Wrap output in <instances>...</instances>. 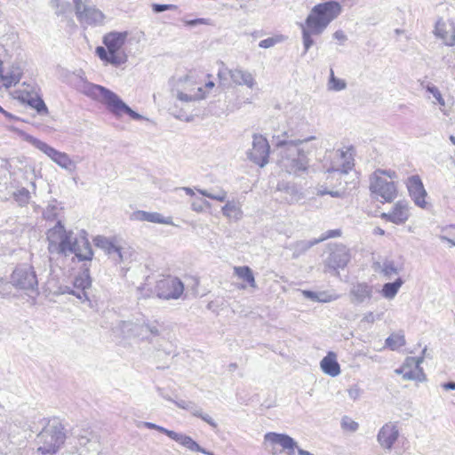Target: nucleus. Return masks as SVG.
Segmentation results:
<instances>
[{"mask_svg": "<svg viewBox=\"0 0 455 455\" xmlns=\"http://www.w3.org/2000/svg\"><path fill=\"white\" fill-rule=\"evenodd\" d=\"M315 139V136H310L303 140H294L289 131L274 135L273 144L281 171L295 177L307 173L310 162L308 156L315 149L309 142Z\"/></svg>", "mask_w": 455, "mask_h": 455, "instance_id": "f257e3e1", "label": "nucleus"}, {"mask_svg": "<svg viewBox=\"0 0 455 455\" xmlns=\"http://www.w3.org/2000/svg\"><path fill=\"white\" fill-rule=\"evenodd\" d=\"M48 250L51 253L75 254L79 260H92L93 251L87 238L86 232L77 234L67 231L60 221L50 228L47 233Z\"/></svg>", "mask_w": 455, "mask_h": 455, "instance_id": "f03ea898", "label": "nucleus"}, {"mask_svg": "<svg viewBox=\"0 0 455 455\" xmlns=\"http://www.w3.org/2000/svg\"><path fill=\"white\" fill-rule=\"evenodd\" d=\"M342 12V7L336 1H327L315 5L301 24L304 53L314 44L312 36L321 35L329 24Z\"/></svg>", "mask_w": 455, "mask_h": 455, "instance_id": "7ed1b4c3", "label": "nucleus"}, {"mask_svg": "<svg viewBox=\"0 0 455 455\" xmlns=\"http://www.w3.org/2000/svg\"><path fill=\"white\" fill-rule=\"evenodd\" d=\"M79 90L88 97L106 105L108 109L116 116L127 114L134 120L143 119L141 115L133 111L116 93L104 86L81 81Z\"/></svg>", "mask_w": 455, "mask_h": 455, "instance_id": "20e7f679", "label": "nucleus"}, {"mask_svg": "<svg viewBox=\"0 0 455 455\" xmlns=\"http://www.w3.org/2000/svg\"><path fill=\"white\" fill-rule=\"evenodd\" d=\"M127 32H110L104 36L103 44L106 46H98L96 54L98 57L107 63L115 67L124 64L128 56L123 49L127 39Z\"/></svg>", "mask_w": 455, "mask_h": 455, "instance_id": "39448f33", "label": "nucleus"}, {"mask_svg": "<svg viewBox=\"0 0 455 455\" xmlns=\"http://www.w3.org/2000/svg\"><path fill=\"white\" fill-rule=\"evenodd\" d=\"M398 178L393 170H376L370 177V190L385 202H392L397 196L395 180Z\"/></svg>", "mask_w": 455, "mask_h": 455, "instance_id": "423d86ee", "label": "nucleus"}, {"mask_svg": "<svg viewBox=\"0 0 455 455\" xmlns=\"http://www.w3.org/2000/svg\"><path fill=\"white\" fill-rule=\"evenodd\" d=\"M64 440L65 433L61 424L50 422L37 435V452L41 455H53L64 443Z\"/></svg>", "mask_w": 455, "mask_h": 455, "instance_id": "0eeeda50", "label": "nucleus"}, {"mask_svg": "<svg viewBox=\"0 0 455 455\" xmlns=\"http://www.w3.org/2000/svg\"><path fill=\"white\" fill-rule=\"evenodd\" d=\"M30 142L41 152L45 154L54 164L60 168L65 170L68 173H75L77 170V163L65 152L59 151L44 141L37 139H31Z\"/></svg>", "mask_w": 455, "mask_h": 455, "instance_id": "6e6552de", "label": "nucleus"}, {"mask_svg": "<svg viewBox=\"0 0 455 455\" xmlns=\"http://www.w3.org/2000/svg\"><path fill=\"white\" fill-rule=\"evenodd\" d=\"M124 335L129 338H138L149 342L159 336L160 331L156 325H151L144 321H124L120 325Z\"/></svg>", "mask_w": 455, "mask_h": 455, "instance_id": "1a4fd4ad", "label": "nucleus"}, {"mask_svg": "<svg viewBox=\"0 0 455 455\" xmlns=\"http://www.w3.org/2000/svg\"><path fill=\"white\" fill-rule=\"evenodd\" d=\"M11 283L20 289L35 290L37 286V279L33 267L28 264L16 267L11 275Z\"/></svg>", "mask_w": 455, "mask_h": 455, "instance_id": "9d476101", "label": "nucleus"}, {"mask_svg": "<svg viewBox=\"0 0 455 455\" xmlns=\"http://www.w3.org/2000/svg\"><path fill=\"white\" fill-rule=\"evenodd\" d=\"M203 91V87H195L188 78H185L172 89V95L181 102H191L204 99L205 93Z\"/></svg>", "mask_w": 455, "mask_h": 455, "instance_id": "9b49d317", "label": "nucleus"}, {"mask_svg": "<svg viewBox=\"0 0 455 455\" xmlns=\"http://www.w3.org/2000/svg\"><path fill=\"white\" fill-rule=\"evenodd\" d=\"M228 76L234 84L239 86H246L252 90L257 85V81L252 73L242 68H235L232 69L223 68L219 71L218 76L220 80H225Z\"/></svg>", "mask_w": 455, "mask_h": 455, "instance_id": "f8f14e48", "label": "nucleus"}, {"mask_svg": "<svg viewBox=\"0 0 455 455\" xmlns=\"http://www.w3.org/2000/svg\"><path fill=\"white\" fill-rule=\"evenodd\" d=\"M74 450L72 455H99L100 443L96 435L92 433L77 435L73 438Z\"/></svg>", "mask_w": 455, "mask_h": 455, "instance_id": "ddd939ff", "label": "nucleus"}, {"mask_svg": "<svg viewBox=\"0 0 455 455\" xmlns=\"http://www.w3.org/2000/svg\"><path fill=\"white\" fill-rule=\"evenodd\" d=\"M423 363V357H407L403 366L396 369L395 372L402 375L405 380H414L423 382L426 380V375L420 364Z\"/></svg>", "mask_w": 455, "mask_h": 455, "instance_id": "4468645a", "label": "nucleus"}, {"mask_svg": "<svg viewBox=\"0 0 455 455\" xmlns=\"http://www.w3.org/2000/svg\"><path fill=\"white\" fill-rule=\"evenodd\" d=\"M269 148V144L264 136L254 134L252 148L249 151L248 156L253 163L263 167L268 162Z\"/></svg>", "mask_w": 455, "mask_h": 455, "instance_id": "2eb2a0df", "label": "nucleus"}, {"mask_svg": "<svg viewBox=\"0 0 455 455\" xmlns=\"http://www.w3.org/2000/svg\"><path fill=\"white\" fill-rule=\"evenodd\" d=\"M265 443L271 445V453L276 455L278 451L275 450V445H280L283 451H286L287 455H294L295 450L299 449L297 442L291 436L284 434L267 433L264 436Z\"/></svg>", "mask_w": 455, "mask_h": 455, "instance_id": "dca6fc26", "label": "nucleus"}, {"mask_svg": "<svg viewBox=\"0 0 455 455\" xmlns=\"http://www.w3.org/2000/svg\"><path fill=\"white\" fill-rule=\"evenodd\" d=\"M157 295L164 299H176L184 291L181 281L176 277H168L157 283Z\"/></svg>", "mask_w": 455, "mask_h": 455, "instance_id": "f3484780", "label": "nucleus"}, {"mask_svg": "<svg viewBox=\"0 0 455 455\" xmlns=\"http://www.w3.org/2000/svg\"><path fill=\"white\" fill-rule=\"evenodd\" d=\"M433 34L446 46H454L455 20H444L443 18H439L435 24Z\"/></svg>", "mask_w": 455, "mask_h": 455, "instance_id": "a211bd4d", "label": "nucleus"}, {"mask_svg": "<svg viewBox=\"0 0 455 455\" xmlns=\"http://www.w3.org/2000/svg\"><path fill=\"white\" fill-rule=\"evenodd\" d=\"M400 435L397 422L389 421L384 424L377 435V441L385 451H390Z\"/></svg>", "mask_w": 455, "mask_h": 455, "instance_id": "6ab92c4d", "label": "nucleus"}, {"mask_svg": "<svg viewBox=\"0 0 455 455\" xmlns=\"http://www.w3.org/2000/svg\"><path fill=\"white\" fill-rule=\"evenodd\" d=\"M92 282L89 275V270L84 269L77 276H76L73 288L66 286L63 288L62 293H69L75 295L80 301L84 302L88 300L86 290L91 287Z\"/></svg>", "mask_w": 455, "mask_h": 455, "instance_id": "aec40b11", "label": "nucleus"}, {"mask_svg": "<svg viewBox=\"0 0 455 455\" xmlns=\"http://www.w3.org/2000/svg\"><path fill=\"white\" fill-rule=\"evenodd\" d=\"M406 186L409 191V195L414 204L419 208L426 209L427 206V193L419 176L413 175L409 177L406 182Z\"/></svg>", "mask_w": 455, "mask_h": 455, "instance_id": "412c9836", "label": "nucleus"}, {"mask_svg": "<svg viewBox=\"0 0 455 455\" xmlns=\"http://www.w3.org/2000/svg\"><path fill=\"white\" fill-rule=\"evenodd\" d=\"M332 166L330 171L347 173L354 166L352 150L350 148L339 149L332 153Z\"/></svg>", "mask_w": 455, "mask_h": 455, "instance_id": "4be33fe9", "label": "nucleus"}, {"mask_svg": "<svg viewBox=\"0 0 455 455\" xmlns=\"http://www.w3.org/2000/svg\"><path fill=\"white\" fill-rule=\"evenodd\" d=\"M373 296V287L367 283H355L352 285L349 297L353 304L368 303Z\"/></svg>", "mask_w": 455, "mask_h": 455, "instance_id": "5701e85b", "label": "nucleus"}, {"mask_svg": "<svg viewBox=\"0 0 455 455\" xmlns=\"http://www.w3.org/2000/svg\"><path fill=\"white\" fill-rule=\"evenodd\" d=\"M76 14L78 20L84 25H100L104 20V14L100 10L86 4L76 9Z\"/></svg>", "mask_w": 455, "mask_h": 455, "instance_id": "b1692460", "label": "nucleus"}, {"mask_svg": "<svg viewBox=\"0 0 455 455\" xmlns=\"http://www.w3.org/2000/svg\"><path fill=\"white\" fill-rule=\"evenodd\" d=\"M427 97L432 104L438 106L439 110L445 116L449 115L451 103L445 99L439 88L433 84L426 85Z\"/></svg>", "mask_w": 455, "mask_h": 455, "instance_id": "393cba45", "label": "nucleus"}, {"mask_svg": "<svg viewBox=\"0 0 455 455\" xmlns=\"http://www.w3.org/2000/svg\"><path fill=\"white\" fill-rule=\"evenodd\" d=\"M410 216L409 205L403 201L397 202L392 210L382 213L381 217L396 225L404 223Z\"/></svg>", "mask_w": 455, "mask_h": 455, "instance_id": "a878e982", "label": "nucleus"}, {"mask_svg": "<svg viewBox=\"0 0 455 455\" xmlns=\"http://www.w3.org/2000/svg\"><path fill=\"white\" fill-rule=\"evenodd\" d=\"M130 220L133 221H148L151 223L174 225L172 217H164L159 212H150L141 210L133 212L130 215Z\"/></svg>", "mask_w": 455, "mask_h": 455, "instance_id": "bb28decb", "label": "nucleus"}, {"mask_svg": "<svg viewBox=\"0 0 455 455\" xmlns=\"http://www.w3.org/2000/svg\"><path fill=\"white\" fill-rule=\"evenodd\" d=\"M373 270L382 275L386 279H392L402 271V266L393 259H385L381 261L374 262Z\"/></svg>", "mask_w": 455, "mask_h": 455, "instance_id": "cd10ccee", "label": "nucleus"}, {"mask_svg": "<svg viewBox=\"0 0 455 455\" xmlns=\"http://www.w3.org/2000/svg\"><path fill=\"white\" fill-rule=\"evenodd\" d=\"M22 74V65L13 62L5 74L0 75V84L6 88L14 86L20 81Z\"/></svg>", "mask_w": 455, "mask_h": 455, "instance_id": "c85d7f7f", "label": "nucleus"}, {"mask_svg": "<svg viewBox=\"0 0 455 455\" xmlns=\"http://www.w3.org/2000/svg\"><path fill=\"white\" fill-rule=\"evenodd\" d=\"M349 260L348 250L345 246H338L330 254L328 265L333 269L344 268Z\"/></svg>", "mask_w": 455, "mask_h": 455, "instance_id": "c756f323", "label": "nucleus"}, {"mask_svg": "<svg viewBox=\"0 0 455 455\" xmlns=\"http://www.w3.org/2000/svg\"><path fill=\"white\" fill-rule=\"evenodd\" d=\"M223 216L230 221H239L243 216L242 204L240 201L232 199L227 200L221 207Z\"/></svg>", "mask_w": 455, "mask_h": 455, "instance_id": "7c9ffc66", "label": "nucleus"}, {"mask_svg": "<svg viewBox=\"0 0 455 455\" xmlns=\"http://www.w3.org/2000/svg\"><path fill=\"white\" fill-rule=\"evenodd\" d=\"M169 437L191 451L202 452L207 455H213L212 452L207 451L206 450L202 448L196 441H194L190 436L187 435H184L182 433H177L172 430Z\"/></svg>", "mask_w": 455, "mask_h": 455, "instance_id": "2f4dec72", "label": "nucleus"}, {"mask_svg": "<svg viewBox=\"0 0 455 455\" xmlns=\"http://www.w3.org/2000/svg\"><path fill=\"white\" fill-rule=\"evenodd\" d=\"M320 366L322 371L331 377H336L340 373V366L334 352H329L327 355L321 360Z\"/></svg>", "mask_w": 455, "mask_h": 455, "instance_id": "473e14b6", "label": "nucleus"}, {"mask_svg": "<svg viewBox=\"0 0 455 455\" xmlns=\"http://www.w3.org/2000/svg\"><path fill=\"white\" fill-rule=\"evenodd\" d=\"M403 284L402 278H396L393 283H387L381 290L382 296L387 299H393Z\"/></svg>", "mask_w": 455, "mask_h": 455, "instance_id": "72a5a7b5", "label": "nucleus"}, {"mask_svg": "<svg viewBox=\"0 0 455 455\" xmlns=\"http://www.w3.org/2000/svg\"><path fill=\"white\" fill-rule=\"evenodd\" d=\"M234 273L237 277L245 281L251 288H257L253 272L249 267H235Z\"/></svg>", "mask_w": 455, "mask_h": 455, "instance_id": "f704fd0d", "label": "nucleus"}, {"mask_svg": "<svg viewBox=\"0 0 455 455\" xmlns=\"http://www.w3.org/2000/svg\"><path fill=\"white\" fill-rule=\"evenodd\" d=\"M197 191L202 196L212 200H216L218 202L224 203L228 200V192L222 188H219L216 190L197 189Z\"/></svg>", "mask_w": 455, "mask_h": 455, "instance_id": "c9c22d12", "label": "nucleus"}, {"mask_svg": "<svg viewBox=\"0 0 455 455\" xmlns=\"http://www.w3.org/2000/svg\"><path fill=\"white\" fill-rule=\"evenodd\" d=\"M280 190H283V188H279ZM284 193L287 195L286 200L290 204H294L299 202L303 198V194L300 192V190L293 186V185H287L283 188Z\"/></svg>", "mask_w": 455, "mask_h": 455, "instance_id": "e433bc0d", "label": "nucleus"}, {"mask_svg": "<svg viewBox=\"0 0 455 455\" xmlns=\"http://www.w3.org/2000/svg\"><path fill=\"white\" fill-rule=\"evenodd\" d=\"M439 239L449 243L451 246H455V225L442 227Z\"/></svg>", "mask_w": 455, "mask_h": 455, "instance_id": "4c0bfd02", "label": "nucleus"}, {"mask_svg": "<svg viewBox=\"0 0 455 455\" xmlns=\"http://www.w3.org/2000/svg\"><path fill=\"white\" fill-rule=\"evenodd\" d=\"M109 257L116 262L121 263L128 259L129 251L128 248L124 247L122 244H118L113 251Z\"/></svg>", "mask_w": 455, "mask_h": 455, "instance_id": "58836bf2", "label": "nucleus"}, {"mask_svg": "<svg viewBox=\"0 0 455 455\" xmlns=\"http://www.w3.org/2000/svg\"><path fill=\"white\" fill-rule=\"evenodd\" d=\"M109 257L116 262L121 263L128 259L129 251L128 248L124 247L122 244H118L113 251Z\"/></svg>", "mask_w": 455, "mask_h": 455, "instance_id": "ea45409f", "label": "nucleus"}, {"mask_svg": "<svg viewBox=\"0 0 455 455\" xmlns=\"http://www.w3.org/2000/svg\"><path fill=\"white\" fill-rule=\"evenodd\" d=\"M340 235L339 230H330L328 231L327 235L325 236H323L319 239H315L314 241H301L298 243V246H300L302 249L307 250L312 247L313 245L327 239L330 237H335Z\"/></svg>", "mask_w": 455, "mask_h": 455, "instance_id": "a19ab883", "label": "nucleus"}, {"mask_svg": "<svg viewBox=\"0 0 455 455\" xmlns=\"http://www.w3.org/2000/svg\"><path fill=\"white\" fill-rule=\"evenodd\" d=\"M347 87L345 80L338 78L334 76V72L331 69L330 79L328 82V90L339 92Z\"/></svg>", "mask_w": 455, "mask_h": 455, "instance_id": "79ce46f5", "label": "nucleus"}, {"mask_svg": "<svg viewBox=\"0 0 455 455\" xmlns=\"http://www.w3.org/2000/svg\"><path fill=\"white\" fill-rule=\"evenodd\" d=\"M405 344L404 336L402 334L395 333L390 335L386 339V345L390 347L392 350H395Z\"/></svg>", "mask_w": 455, "mask_h": 455, "instance_id": "37998d69", "label": "nucleus"}, {"mask_svg": "<svg viewBox=\"0 0 455 455\" xmlns=\"http://www.w3.org/2000/svg\"><path fill=\"white\" fill-rule=\"evenodd\" d=\"M288 119L291 121L299 120L304 121L306 119V110L301 106H293L288 111Z\"/></svg>", "mask_w": 455, "mask_h": 455, "instance_id": "c03bdc74", "label": "nucleus"}, {"mask_svg": "<svg viewBox=\"0 0 455 455\" xmlns=\"http://www.w3.org/2000/svg\"><path fill=\"white\" fill-rule=\"evenodd\" d=\"M28 104L33 108H35L39 115L48 114V108L46 107L44 101L41 98H39V97L31 98L28 100Z\"/></svg>", "mask_w": 455, "mask_h": 455, "instance_id": "a18cd8bd", "label": "nucleus"}, {"mask_svg": "<svg viewBox=\"0 0 455 455\" xmlns=\"http://www.w3.org/2000/svg\"><path fill=\"white\" fill-rule=\"evenodd\" d=\"M174 403L179 408L189 411L193 416H195L200 409V407L192 401L180 400L174 401Z\"/></svg>", "mask_w": 455, "mask_h": 455, "instance_id": "49530a36", "label": "nucleus"}, {"mask_svg": "<svg viewBox=\"0 0 455 455\" xmlns=\"http://www.w3.org/2000/svg\"><path fill=\"white\" fill-rule=\"evenodd\" d=\"M340 425L342 429L349 432H355L359 427L358 423L347 416L342 418Z\"/></svg>", "mask_w": 455, "mask_h": 455, "instance_id": "de8ad7c7", "label": "nucleus"}, {"mask_svg": "<svg viewBox=\"0 0 455 455\" xmlns=\"http://www.w3.org/2000/svg\"><path fill=\"white\" fill-rule=\"evenodd\" d=\"M339 298V295L327 291H318L317 302L328 303Z\"/></svg>", "mask_w": 455, "mask_h": 455, "instance_id": "09e8293b", "label": "nucleus"}, {"mask_svg": "<svg viewBox=\"0 0 455 455\" xmlns=\"http://www.w3.org/2000/svg\"><path fill=\"white\" fill-rule=\"evenodd\" d=\"M283 39V38L282 36L268 37V38L261 40L259 44V46L260 48H264V49L271 48V47L275 46L276 44L282 42Z\"/></svg>", "mask_w": 455, "mask_h": 455, "instance_id": "8fccbe9b", "label": "nucleus"}, {"mask_svg": "<svg viewBox=\"0 0 455 455\" xmlns=\"http://www.w3.org/2000/svg\"><path fill=\"white\" fill-rule=\"evenodd\" d=\"M111 241L112 240L101 235H98L93 239L95 246L104 251V252L107 251L108 246L109 247Z\"/></svg>", "mask_w": 455, "mask_h": 455, "instance_id": "3c124183", "label": "nucleus"}, {"mask_svg": "<svg viewBox=\"0 0 455 455\" xmlns=\"http://www.w3.org/2000/svg\"><path fill=\"white\" fill-rule=\"evenodd\" d=\"M111 241L112 240L101 235H98L93 239L95 246L104 251V252L107 251L108 246L109 247Z\"/></svg>", "mask_w": 455, "mask_h": 455, "instance_id": "603ef678", "label": "nucleus"}, {"mask_svg": "<svg viewBox=\"0 0 455 455\" xmlns=\"http://www.w3.org/2000/svg\"><path fill=\"white\" fill-rule=\"evenodd\" d=\"M140 426H144L145 427L148 428V429H155V430H157L161 433H164L167 436H170V434L172 432V430H169L167 428H164L161 426H158L155 423H152V422H140L138 427H140Z\"/></svg>", "mask_w": 455, "mask_h": 455, "instance_id": "864d4df0", "label": "nucleus"}, {"mask_svg": "<svg viewBox=\"0 0 455 455\" xmlns=\"http://www.w3.org/2000/svg\"><path fill=\"white\" fill-rule=\"evenodd\" d=\"M204 207H211V204L206 200H202L200 202L193 201L191 203V209L196 212H203Z\"/></svg>", "mask_w": 455, "mask_h": 455, "instance_id": "5fc2aeb1", "label": "nucleus"}, {"mask_svg": "<svg viewBox=\"0 0 455 455\" xmlns=\"http://www.w3.org/2000/svg\"><path fill=\"white\" fill-rule=\"evenodd\" d=\"M378 319H380V315H376L373 312L370 311L363 315V316L361 319V323L372 324Z\"/></svg>", "mask_w": 455, "mask_h": 455, "instance_id": "6e6d98bb", "label": "nucleus"}, {"mask_svg": "<svg viewBox=\"0 0 455 455\" xmlns=\"http://www.w3.org/2000/svg\"><path fill=\"white\" fill-rule=\"evenodd\" d=\"M195 417L202 419L204 422H206L212 427H217V423L215 422V420L209 414L204 413L201 408L198 410Z\"/></svg>", "mask_w": 455, "mask_h": 455, "instance_id": "4d7b16f0", "label": "nucleus"}, {"mask_svg": "<svg viewBox=\"0 0 455 455\" xmlns=\"http://www.w3.org/2000/svg\"><path fill=\"white\" fill-rule=\"evenodd\" d=\"M362 390L357 386H353L347 389L349 398L355 401L361 396Z\"/></svg>", "mask_w": 455, "mask_h": 455, "instance_id": "13d9d810", "label": "nucleus"}, {"mask_svg": "<svg viewBox=\"0 0 455 455\" xmlns=\"http://www.w3.org/2000/svg\"><path fill=\"white\" fill-rule=\"evenodd\" d=\"M176 6L173 4H154L152 5V9L155 12H162L168 10L175 9Z\"/></svg>", "mask_w": 455, "mask_h": 455, "instance_id": "bf43d9fd", "label": "nucleus"}, {"mask_svg": "<svg viewBox=\"0 0 455 455\" xmlns=\"http://www.w3.org/2000/svg\"><path fill=\"white\" fill-rule=\"evenodd\" d=\"M302 295L304 298L308 299L312 301L317 302V297H318V291H301Z\"/></svg>", "mask_w": 455, "mask_h": 455, "instance_id": "052dcab7", "label": "nucleus"}, {"mask_svg": "<svg viewBox=\"0 0 455 455\" xmlns=\"http://www.w3.org/2000/svg\"><path fill=\"white\" fill-rule=\"evenodd\" d=\"M334 39L338 40L340 44H343L347 41V36L341 30H338L333 34Z\"/></svg>", "mask_w": 455, "mask_h": 455, "instance_id": "680f3d73", "label": "nucleus"}, {"mask_svg": "<svg viewBox=\"0 0 455 455\" xmlns=\"http://www.w3.org/2000/svg\"><path fill=\"white\" fill-rule=\"evenodd\" d=\"M316 194L319 195V196H323V195H331V196H338L339 193L337 191L333 192V191H328L326 189H322V188H316Z\"/></svg>", "mask_w": 455, "mask_h": 455, "instance_id": "e2e57ef3", "label": "nucleus"}, {"mask_svg": "<svg viewBox=\"0 0 455 455\" xmlns=\"http://www.w3.org/2000/svg\"><path fill=\"white\" fill-rule=\"evenodd\" d=\"M188 26H196L199 24H206V20L204 19H196L186 21Z\"/></svg>", "mask_w": 455, "mask_h": 455, "instance_id": "0e129e2a", "label": "nucleus"}, {"mask_svg": "<svg viewBox=\"0 0 455 455\" xmlns=\"http://www.w3.org/2000/svg\"><path fill=\"white\" fill-rule=\"evenodd\" d=\"M119 244L116 241H111L109 243V247L108 246L107 251H105L108 256L112 253V251Z\"/></svg>", "mask_w": 455, "mask_h": 455, "instance_id": "69168bd1", "label": "nucleus"}, {"mask_svg": "<svg viewBox=\"0 0 455 455\" xmlns=\"http://www.w3.org/2000/svg\"><path fill=\"white\" fill-rule=\"evenodd\" d=\"M445 390H455V382H448L442 385Z\"/></svg>", "mask_w": 455, "mask_h": 455, "instance_id": "338daca9", "label": "nucleus"}, {"mask_svg": "<svg viewBox=\"0 0 455 455\" xmlns=\"http://www.w3.org/2000/svg\"><path fill=\"white\" fill-rule=\"evenodd\" d=\"M298 455H314L311 452L305 451L303 449H298Z\"/></svg>", "mask_w": 455, "mask_h": 455, "instance_id": "774afa93", "label": "nucleus"}]
</instances>
